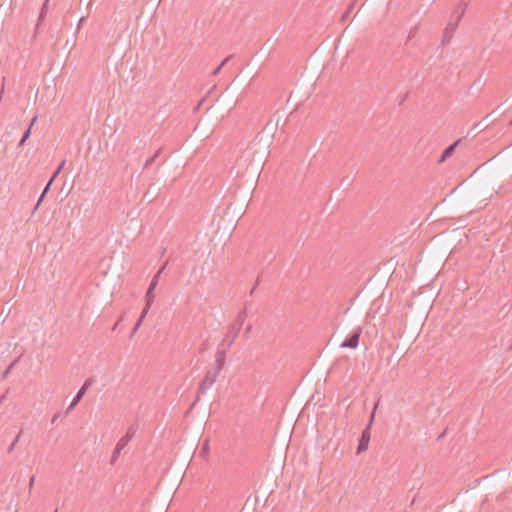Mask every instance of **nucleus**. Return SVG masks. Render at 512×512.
Returning <instances> with one entry per match:
<instances>
[{
    "label": "nucleus",
    "mask_w": 512,
    "mask_h": 512,
    "mask_svg": "<svg viewBox=\"0 0 512 512\" xmlns=\"http://www.w3.org/2000/svg\"><path fill=\"white\" fill-rule=\"evenodd\" d=\"M256 146H257V144L249 145L248 148L243 152L239 161H246L250 158H253L257 152Z\"/></svg>",
    "instance_id": "nucleus-8"
},
{
    "label": "nucleus",
    "mask_w": 512,
    "mask_h": 512,
    "mask_svg": "<svg viewBox=\"0 0 512 512\" xmlns=\"http://www.w3.org/2000/svg\"><path fill=\"white\" fill-rule=\"evenodd\" d=\"M65 163H66V161H65V160H63V161L60 163V165L58 166V168L63 169V167H64Z\"/></svg>",
    "instance_id": "nucleus-24"
},
{
    "label": "nucleus",
    "mask_w": 512,
    "mask_h": 512,
    "mask_svg": "<svg viewBox=\"0 0 512 512\" xmlns=\"http://www.w3.org/2000/svg\"><path fill=\"white\" fill-rule=\"evenodd\" d=\"M223 367H224L223 354H219L216 359L214 369L207 371L203 380L201 381L200 386H199L200 392H205L206 390L210 389L213 386V384L216 382Z\"/></svg>",
    "instance_id": "nucleus-1"
},
{
    "label": "nucleus",
    "mask_w": 512,
    "mask_h": 512,
    "mask_svg": "<svg viewBox=\"0 0 512 512\" xmlns=\"http://www.w3.org/2000/svg\"><path fill=\"white\" fill-rule=\"evenodd\" d=\"M164 267H162L155 275L154 277L152 278V281L149 285V288L146 292V296H145V307L146 309L150 310L153 302H154V295H153V291L155 290V288L157 287L158 285V282H159V277H160V274L162 273Z\"/></svg>",
    "instance_id": "nucleus-2"
},
{
    "label": "nucleus",
    "mask_w": 512,
    "mask_h": 512,
    "mask_svg": "<svg viewBox=\"0 0 512 512\" xmlns=\"http://www.w3.org/2000/svg\"><path fill=\"white\" fill-rule=\"evenodd\" d=\"M158 155H159V151L155 152V154L153 156H151L150 158H148L146 160L144 167L148 168L149 166H151L154 163V161L156 160V158L158 157Z\"/></svg>",
    "instance_id": "nucleus-17"
},
{
    "label": "nucleus",
    "mask_w": 512,
    "mask_h": 512,
    "mask_svg": "<svg viewBox=\"0 0 512 512\" xmlns=\"http://www.w3.org/2000/svg\"><path fill=\"white\" fill-rule=\"evenodd\" d=\"M148 312H149L148 309H146V308L143 309L137 323L135 324V326L132 330L131 336H133L137 332V330L140 328V326H141L143 320L145 319V317L147 316Z\"/></svg>",
    "instance_id": "nucleus-13"
},
{
    "label": "nucleus",
    "mask_w": 512,
    "mask_h": 512,
    "mask_svg": "<svg viewBox=\"0 0 512 512\" xmlns=\"http://www.w3.org/2000/svg\"><path fill=\"white\" fill-rule=\"evenodd\" d=\"M457 144H458V141H457V142H455V143H453V144H452V145H450L449 147H447V148L444 150V152H443V154H442V156H441V158H440V160H439V161H440V162H443V161H445L448 157H450V156L453 154V152H454L455 147L457 146Z\"/></svg>",
    "instance_id": "nucleus-11"
},
{
    "label": "nucleus",
    "mask_w": 512,
    "mask_h": 512,
    "mask_svg": "<svg viewBox=\"0 0 512 512\" xmlns=\"http://www.w3.org/2000/svg\"><path fill=\"white\" fill-rule=\"evenodd\" d=\"M459 23L453 21L450 19L449 23L445 27L442 38H441V45L446 46L450 43L451 39L453 38L454 33L456 32L458 28Z\"/></svg>",
    "instance_id": "nucleus-3"
},
{
    "label": "nucleus",
    "mask_w": 512,
    "mask_h": 512,
    "mask_svg": "<svg viewBox=\"0 0 512 512\" xmlns=\"http://www.w3.org/2000/svg\"><path fill=\"white\" fill-rule=\"evenodd\" d=\"M353 6H354V4L352 3V4L348 7V9L343 13V15H342V17H341V20H342V21H345V20L348 18V16H349V14H350L351 10L353 9Z\"/></svg>",
    "instance_id": "nucleus-19"
},
{
    "label": "nucleus",
    "mask_w": 512,
    "mask_h": 512,
    "mask_svg": "<svg viewBox=\"0 0 512 512\" xmlns=\"http://www.w3.org/2000/svg\"><path fill=\"white\" fill-rule=\"evenodd\" d=\"M85 21V18L82 17L80 20H79V23H78V26H80L81 24H83V22Z\"/></svg>",
    "instance_id": "nucleus-26"
},
{
    "label": "nucleus",
    "mask_w": 512,
    "mask_h": 512,
    "mask_svg": "<svg viewBox=\"0 0 512 512\" xmlns=\"http://www.w3.org/2000/svg\"><path fill=\"white\" fill-rule=\"evenodd\" d=\"M378 404H379L378 402L375 404L374 409H373V411H372V413H371V416H370V424H371V423H372V421L374 420L375 412H376V409H377V407H378Z\"/></svg>",
    "instance_id": "nucleus-22"
},
{
    "label": "nucleus",
    "mask_w": 512,
    "mask_h": 512,
    "mask_svg": "<svg viewBox=\"0 0 512 512\" xmlns=\"http://www.w3.org/2000/svg\"><path fill=\"white\" fill-rule=\"evenodd\" d=\"M36 119H37V117H36V116L32 119V121H31V123H30V126H29V127H28V129L25 131V133H24L23 137L21 138V140H20V142H19V145H23V144L25 143V141L29 138V136H30V131H31V127H32V125L35 123Z\"/></svg>",
    "instance_id": "nucleus-15"
},
{
    "label": "nucleus",
    "mask_w": 512,
    "mask_h": 512,
    "mask_svg": "<svg viewBox=\"0 0 512 512\" xmlns=\"http://www.w3.org/2000/svg\"><path fill=\"white\" fill-rule=\"evenodd\" d=\"M36 119H37V117H36V116L32 119V121H31V123H30V126H29V127H28V129L25 131V133H24L23 137L21 138V140H20V142H19V145H23V144L25 143V141L29 138V136H30V131H31V127H32V125L35 123Z\"/></svg>",
    "instance_id": "nucleus-14"
},
{
    "label": "nucleus",
    "mask_w": 512,
    "mask_h": 512,
    "mask_svg": "<svg viewBox=\"0 0 512 512\" xmlns=\"http://www.w3.org/2000/svg\"><path fill=\"white\" fill-rule=\"evenodd\" d=\"M418 26H414L410 31H409V35H408V38H407V43L409 41H411L413 38L416 37L417 33H418Z\"/></svg>",
    "instance_id": "nucleus-16"
},
{
    "label": "nucleus",
    "mask_w": 512,
    "mask_h": 512,
    "mask_svg": "<svg viewBox=\"0 0 512 512\" xmlns=\"http://www.w3.org/2000/svg\"><path fill=\"white\" fill-rule=\"evenodd\" d=\"M469 3L465 0H460L455 11L451 14L450 19L460 23L461 19L466 13Z\"/></svg>",
    "instance_id": "nucleus-4"
},
{
    "label": "nucleus",
    "mask_w": 512,
    "mask_h": 512,
    "mask_svg": "<svg viewBox=\"0 0 512 512\" xmlns=\"http://www.w3.org/2000/svg\"><path fill=\"white\" fill-rule=\"evenodd\" d=\"M220 68H221V66H218V67L213 71V75H216V74L219 72Z\"/></svg>",
    "instance_id": "nucleus-25"
},
{
    "label": "nucleus",
    "mask_w": 512,
    "mask_h": 512,
    "mask_svg": "<svg viewBox=\"0 0 512 512\" xmlns=\"http://www.w3.org/2000/svg\"><path fill=\"white\" fill-rule=\"evenodd\" d=\"M16 363V361H14L13 363H11L9 365V367L7 368V370L4 372V375L3 377H7V375L11 372V369L13 368L14 364Z\"/></svg>",
    "instance_id": "nucleus-21"
},
{
    "label": "nucleus",
    "mask_w": 512,
    "mask_h": 512,
    "mask_svg": "<svg viewBox=\"0 0 512 512\" xmlns=\"http://www.w3.org/2000/svg\"><path fill=\"white\" fill-rule=\"evenodd\" d=\"M233 57H234V55L227 56L226 58L221 60L219 64H221V65L228 64V62H230L233 59Z\"/></svg>",
    "instance_id": "nucleus-20"
},
{
    "label": "nucleus",
    "mask_w": 512,
    "mask_h": 512,
    "mask_svg": "<svg viewBox=\"0 0 512 512\" xmlns=\"http://www.w3.org/2000/svg\"><path fill=\"white\" fill-rule=\"evenodd\" d=\"M121 451H122V450H119V449H117V448L115 447V450H114V452H113V455H112V457H111V461H110V463H111V464H114V463L117 461V459H118L119 455L121 454Z\"/></svg>",
    "instance_id": "nucleus-18"
},
{
    "label": "nucleus",
    "mask_w": 512,
    "mask_h": 512,
    "mask_svg": "<svg viewBox=\"0 0 512 512\" xmlns=\"http://www.w3.org/2000/svg\"><path fill=\"white\" fill-rule=\"evenodd\" d=\"M48 6H49V0H45L42 5L41 11L39 13L37 27L43 22L46 14H47V11H48Z\"/></svg>",
    "instance_id": "nucleus-12"
},
{
    "label": "nucleus",
    "mask_w": 512,
    "mask_h": 512,
    "mask_svg": "<svg viewBox=\"0 0 512 512\" xmlns=\"http://www.w3.org/2000/svg\"><path fill=\"white\" fill-rule=\"evenodd\" d=\"M361 332H362V329L359 328L357 331H355L349 339L345 340L342 344H341V347L342 348H351V349H355L357 348L358 344H359V338H360V335H361Z\"/></svg>",
    "instance_id": "nucleus-5"
},
{
    "label": "nucleus",
    "mask_w": 512,
    "mask_h": 512,
    "mask_svg": "<svg viewBox=\"0 0 512 512\" xmlns=\"http://www.w3.org/2000/svg\"><path fill=\"white\" fill-rule=\"evenodd\" d=\"M370 437H371L370 430H369V427H367L362 432V435H361V438H360V441H359V445H358V448H357V454H361V453L365 452L368 449Z\"/></svg>",
    "instance_id": "nucleus-6"
},
{
    "label": "nucleus",
    "mask_w": 512,
    "mask_h": 512,
    "mask_svg": "<svg viewBox=\"0 0 512 512\" xmlns=\"http://www.w3.org/2000/svg\"><path fill=\"white\" fill-rule=\"evenodd\" d=\"M61 170H62V169L57 168V169H56V171L53 173V175H52L51 179L49 180V182H48L47 186L45 187V189H44V191H43L42 195L40 196V198H39V200H38V202H37V204H36V208L39 206L40 202L43 200V198H44V196H45L46 192L49 190V187H50L51 183H52V182L54 181V179L58 176V174L61 172Z\"/></svg>",
    "instance_id": "nucleus-10"
},
{
    "label": "nucleus",
    "mask_w": 512,
    "mask_h": 512,
    "mask_svg": "<svg viewBox=\"0 0 512 512\" xmlns=\"http://www.w3.org/2000/svg\"><path fill=\"white\" fill-rule=\"evenodd\" d=\"M91 384H92V379H87L85 381L84 385L80 388V390L77 392L76 396L72 400V402L68 408V411L73 409L79 403V401L82 399V397L84 396L85 392L87 391L88 387Z\"/></svg>",
    "instance_id": "nucleus-7"
},
{
    "label": "nucleus",
    "mask_w": 512,
    "mask_h": 512,
    "mask_svg": "<svg viewBox=\"0 0 512 512\" xmlns=\"http://www.w3.org/2000/svg\"><path fill=\"white\" fill-rule=\"evenodd\" d=\"M132 438H133V433L128 431L122 438H120V440L118 441V443L116 445V448L119 450H123L128 445V443L131 441Z\"/></svg>",
    "instance_id": "nucleus-9"
},
{
    "label": "nucleus",
    "mask_w": 512,
    "mask_h": 512,
    "mask_svg": "<svg viewBox=\"0 0 512 512\" xmlns=\"http://www.w3.org/2000/svg\"><path fill=\"white\" fill-rule=\"evenodd\" d=\"M34 481H35V477L32 476L29 481V491H31V489L33 488Z\"/></svg>",
    "instance_id": "nucleus-23"
},
{
    "label": "nucleus",
    "mask_w": 512,
    "mask_h": 512,
    "mask_svg": "<svg viewBox=\"0 0 512 512\" xmlns=\"http://www.w3.org/2000/svg\"><path fill=\"white\" fill-rule=\"evenodd\" d=\"M251 331V326L247 327V333Z\"/></svg>",
    "instance_id": "nucleus-27"
}]
</instances>
